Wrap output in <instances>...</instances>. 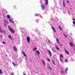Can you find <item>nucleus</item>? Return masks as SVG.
<instances>
[{"label":"nucleus","mask_w":75,"mask_h":75,"mask_svg":"<svg viewBox=\"0 0 75 75\" xmlns=\"http://www.w3.org/2000/svg\"><path fill=\"white\" fill-rule=\"evenodd\" d=\"M36 52L37 53V54H40V52L38 51V50H37L36 51Z\"/></svg>","instance_id":"nucleus-14"},{"label":"nucleus","mask_w":75,"mask_h":75,"mask_svg":"<svg viewBox=\"0 0 75 75\" xmlns=\"http://www.w3.org/2000/svg\"><path fill=\"white\" fill-rule=\"evenodd\" d=\"M27 40L28 43H30V38L29 37H27Z\"/></svg>","instance_id":"nucleus-3"},{"label":"nucleus","mask_w":75,"mask_h":75,"mask_svg":"<svg viewBox=\"0 0 75 75\" xmlns=\"http://www.w3.org/2000/svg\"><path fill=\"white\" fill-rule=\"evenodd\" d=\"M59 29L60 30H62V28L60 26H59Z\"/></svg>","instance_id":"nucleus-26"},{"label":"nucleus","mask_w":75,"mask_h":75,"mask_svg":"<svg viewBox=\"0 0 75 75\" xmlns=\"http://www.w3.org/2000/svg\"><path fill=\"white\" fill-rule=\"evenodd\" d=\"M11 75H14V74L13 73H11Z\"/></svg>","instance_id":"nucleus-45"},{"label":"nucleus","mask_w":75,"mask_h":75,"mask_svg":"<svg viewBox=\"0 0 75 75\" xmlns=\"http://www.w3.org/2000/svg\"><path fill=\"white\" fill-rule=\"evenodd\" d=\"M41 17L42 18H42V16H41Z\"/></svg>","instance_id":"nucleus-49"},{"label":"nucleus","mask_w":75,"mask_h":75,"mask_svg":"<svg viewBox=\"0 0 75 75\" xmlns=\"http://www.w3.org/2000/svg\"><path fill=\"white\" fill-rule=\"evenodd\" d=\"M73 21H75V19L74 18H73Z\"/></svg>","instance_id":"nucleus-39"},{"label":"nucleus","mask_w":75,"mask_h":75,"mask_svg":"<svg viewBox=\"0 0 75 75\" xmlns=\"http://www.w3.org/2000/svg\"><path fill=\"white\" fill-rule=\"evenodd\" d=\"M48 0H45V4L46 6L48 4Z\"/></svg>","instance_id":"nucleus-6"},{"label":"nucleus","mask_w":75,"mask_h":75,"mask_svg":"<svg viewBox=\"0 0 75 75\" xmlns=\"http://www.w3.org/2000/svg\"><path fill=\"white\" fill-rule=\"evenodd\" d=\"M8 28L9 30V31H10L11 32H12V33H13V34L14 33V30L13 29L11 28V27H10V25L8 26Z\"/></svg>","instance_id":"nucleus-1"},{"label":"nucleus","mask_w":75,"mask_h":75,"mask_svg":"<svg viewBox=\"0 0 75 75\" xmlns=\"http://www.w3.org/2000/svg\"><path fill=\"white\" fill-rule=\"evenodd\" d=\"M57 41L59 44H60L59 42V40H58V39H57Z\"/></svg>","instance_id":"nucleus-22"},{"label":"nucleus","mask_w":75,"mask_h":75,"mask_svg":"<svg viewBox=\"0 0 75 75\" xmlns=\"http://www.w3.org/2000/svg\"><path fill=\"white\" fill-rule=\"evenodd\" d=\"M22 53L23 54L24 56L25 57H27V55H26V54H25V52H23V51H22Z\"/></svg>","instance_id":"nucleus-8"},{"label":"nucleus","mask_w":75,"mask_h":75,"mask_svg":"<svg viewBox=\"0 0 75 75\" xmlns=\"http://www.w3.org/2000/svg\"><path fill=\"white\" fill-rule=\"evenodd\" d=\"M56 48L57 50H59V47H56Z\"/></svg>","instance_id":"nucleus-27"},{"label":"nucleus","mask_w":75,"mask_h":75,"mask_svg":"<svg viewBox=\"0 0 75 75\" xmlns=\"http://www.w3.org/2000/svg\"><path fill=\"white\" fill-rule=\"evenodd\" d=\"M37 23H38V22L37 21Z\"/></svg>","instance_id":"nucleus-52"},{"label":"nucleus","mask_w":75,"mask_h":75,"mask_svg":"<svg viewBox=\"0 0 75 75\" xmlns=\"http://www.w3.org/2000/svg\"><path fill=\"white\" fill-rule=\"evenodd\" d=\"M67 3H69V1H67Z\"/></svg>","instance_id":"nucleus-44"},{"label":"nucleus","mask_w":75,"mask_h":75,"mask_svg":"<svg viewBox=\"0 0 75 75\" xmlns=\"http://www.w3.org/2000/svg\"><path fill=\"white\" fill-rule=\"evenodd\" d=\"M37 31H38V30H37Z\"/></svg>","instance_id":"nucleus-51"},{"label":"nucleus","mask_w":75,"mask_h":75,"mask_svg":"<svg viewBox=\"0 0 75 75\" xmlns=\"http://www.w3.org/2000/svg\"><path fill=\"white\" fill-rule=\"evenodd\" d=\"M52 28L53 31L55 32L56 33V30H55V28L54 27H52Z\"/></svg>","instance_id":"nucleus-10"},{"label":"nucleus","mask_w":75,"mask_h":75,"mask_svg":"<svg viewBox=\"0 0 75 75\" xmlns=\"http://www.w3.org/2000/svg\"><path fill=\"white\" fill-rule=\"evenodd\" d=\"M5 56H6V57H7V55H6H6H5Z\"/></svg>","instance_id":"nucleus-47"},{"label":"nucleus","mask_w":75,"mask_h":75,"mask_svg":"<svg viewBox=\"0 0 75 75\" xmlns=\"http://www.w3.org/2000/svg\"><path fill=\"white\" fill-rule=\"evenodd\" d=\"M68 14H69V15H70V13L69 12H68Z\"/></svg>","instance_id":"nucleus-42"},{"label":"nucleus","mask_w":75,"mask_h":75,"mask_svg":"<svg viewBox=\"0 0 75 75\" xmlns=\"http://www.w3.org/2000/svg\"><path fill=\"white\" fill-rule=\"evenodd\" d=\"M52 28L53 31L55 32L56 33V30H55V28L54 27H52Z\"/></svg>","instance_id":"nucleus-9"},{"label":"nucleus","mask_w":75,"mask_h":75,"mask_svg":"<svg viewBox=\"0 0 75 75\" xmlns=\"http://www.w3.org/2000/svg\"><path fill=\"white\" fill-rule=\"evenodd\" d=\"M4 34H6V33H5V31H4Z\"/></svg>","instance_id":"nucleus-41"},{"label":"nucleus","mask_w":75,"mask_h":75,"mask_svg":"<svg viewBox=\"0 0 75 75\" xmlns=\"http://www.w3.org/2000/svg\"><path fill=\"white\" fill-rule=\"evenodd\" d=\"M37 20H38V21H39V20H38H38H36V21H37Z\"/></svg>","instance_id":"nucleus-48"},{"label":"nucleus","mask_w":75,"mask_h":75,"mask_svg":"<svg viewBox=\"0 0 75 75\" xmlns=\"http://www.w3.org/2000/svg\"><path fill=\"white\" fill-rule=\"evenodd\" d=\"M35 31H36V32H37V30H35Z\"/></svg>","instance_id":"nucleus-46"},{"label":"nucleus","mask_w":75,"mask_h":75,"mask_svg":"<svg viewBox=\"0 0 75 75\" xmlns=\"http://www.w3.org/2000/svg\"><path fill=\"white\" fill-rule=\"evenodd\" d=\"M61 73V74H62V73H64V71H60Z\"/></svg>","instance_id":"nucleus-31"},{"label":"nucleus","mask_w":75,"mask_h":75,"mask_svg":"<svg viewBox=\"0 0 75 75\" xmlns=\"http://www.w3.org/2000/svg\"><path fill=\"white\" fill-rule=\"evenodd\" d=\"M47 61H49V62H50V59H49V58H47Z\"/></svg>","instance_id":"nucleus-29"},{"label":"nucleus","mask_w":75,"mask_h":75,"mask_svg":"<svg viewBox=\"0 0 75 75\" xmlns=\"http://www.w3.org/2000/svg\"><path fill=\"white\" fill-rule=\"evenodd\" d=\"M60 57H61V58H63V55L62 54H61L60 55Z\"/></svg>","instance_id":"nucleus-24"},{"label":"nucleus","mask_w":75,"mask_h":75,"mask_svg":"<svg viewBox=\"0 0 75 75\" xmlns=\"http://www.w3.org/2000/svg\"><path fill=\"white\" fill-rule=\"evenodd\" d=\"M68 69H67V68L66 69V71H65V72L66 73H67V70Z\"/></svg>","instance_id":"nucleus-32"},{"label":"nucleus","mask_w":75,"mask_h":75,"mask_svg":"<svg viewBox=\"0 0 75 75\" xmlns=\"http://www.w3.org/2000/svg\"><path fill=\"white\" fill-rule=\"evenodd\" d=\"M48 41L49 43H50V40H49Z\"/></svg>","instance_id":"nucleus-40"},{"label":"nucleus","mask_w":75,"mask_h":75,"mask_svg":"<svg viewBox=\"0 0 75 75\" xmlns=\"http://www.w3.org/2000/svg\"><path fill=\"white\" fill-rule=\"evenodd\" d=\"M48 52H49V54L50 55V57H52V53H51V51H50L49 50L48 51Z\"/></svg>","instance_id":"nucleus-11"},{"label":"nucleus","mask_w":75,"mask_h":75,"mask_svg":"<svg viewBox=\"0 0 75 75\" xmlns=\"http://www.w3.org/2000/svg\"><path fill=\"white\" fill-rule=\"evenodd\" d=\"M64 50L65 51V52H66L67 54V55H69V53L65 49H64Z\"/></svg>","instance_id":"nucleus-4"},{"label":"nucleus","mask_w":75,"mask_h":75,"mask_svg":"<svg viewBox=\"0 0 75 75\" xmlns=\"http://www.w3.org/2000/svg\"><path fill=\"white\" fill-rule=\"evenodd\" d=\"M42 61L43 63V64L44 66H45V61H44V59H43L42 60Z\"/></svg>","instance_id":"nucleus-12"},{"label":"nucleus","mask_w":75,"mask_h":75,"mask_svg":"<svg viewBox=\"0 0 75 75\" xmlns=\"http://www.w3.org/2000/svg\"><path fill=\"white\" fill-rule=\"evenodd\" d=\"M48 68H50V70H51V71H52V69H51V67H47Z\"/></svg>","instance_id":"nucleus-28"},{"label":"nucleus","mask_w":75,"mask_h":75,"mask_svg":"<svg viewBox=\"0 0 75 75\" xmlns=\"http://www.w3.org/2000/svg\"><path fill=\"white\" fill-rule=\"evenodd\" d=\"M23 74L24 75H25V73H23Z\"/></svg>","instance_id":"nucleus-43"},{"label":"nucleus","mask_w":75,"mask_h":75,"mask_svg":"<svg viewBox=\"0 0 75 75\" xmlns=\"http://www.w3.org/2000/svg\"><path fill=\"white\" fill-rule=\"evenodd\" d=\"M65 1H63V6L65 7Z\"/></svg>","instance_id":"nucleus-15"},{"label":"nucleus","mask_w":75,"mask_h":75,"mask_svg":"<svg viewBox=\"0 0 75 75\" xmlns=\"http://www.w3.org/2000/svg\"><path fill=\"white\" fill-rule=\"evenodd\" d=\"M42 10H44V9H45V6L44 5H42Z\"/></svg>","instance_id":"nucleus-5"},{"label":"nucleus","mask_w":75,"mask_h":75,"mask_svg":"<svg viewBox=\"0 0 75 75\" xmlns=\"http://www.w3.org/2000/svg\"><path fill=\"white\" fill-rule=\"evenodd\" d=\"M12 64L13 66H14V67L16 66V64H15V63L13 62L12 63Z\"/></svg>","instance_id":"nucleus-19"},{"label":"nucleus","mask_w":75,"mask_h":75,"mask_svg":"<svg viewBox=\"0 0 75 75\" xmlns=\"http://www.w3.org/2000/svg\"><path fill=\"white\" fill-rule=\"evenodd\" d=\"M60 60L61 62H62V60L61 59V58H60Z\"/></svg>","instance_id":"nucleus-34"},{"label":"nucleus","mask_w":75,"mask_h":75,"mask_svg":"<svg viewBox=\"0 0 75 75\" xmlns=\"http://www.w3.org/2000/svg\"><path fill=\"white\" fill-rule=\"evenodd\" d=\"M1 38H3V36L2 35H1Z\"/></svg>","instance_id":"nucleus-38"},{"label":"nucleus","mask_w":75,"mask_h":75,"mask_svg":"<svg viewBox=\"0 0 75 75\" xmlns=\"http://www.w3.org/2000/svg\"><path fill=\"white\" fill-rule=\"evenodd\" d=\"M69 44L71 47H74V44H73V43L72 42H70L69 43Z\"/></svg>","instance_id":"nucleus-7"},{"label":"nucleus","mask_w":75,"mask_h":75,"mask_svg":"<svg viewBox=\"0 0 75 75\" xmlns=\"http://www.w3.org/2000/svg\"><path fill=\"white\" fill-rule=\"evenodd\" d=\"M13 49L15 51H17V48H16V47H14L13 48Z\"/></svg>","instance_id":"nucleus-16"},{"label":"nucleus","mask_w":75,"mask_h":75,"mask_svg":"<svg viewBox=\"0 0 75 75\" xmlns=\"http://www.w3.org/2000/svg\"><path fill=\"white\" fill-rule=\"evenodd\" d=\"M52 61H53V64L54 65H55V62H54V60H53Z\"/></svg>","instance_id":"nucleus-25"},{"label":"nucleus","mask_w":75,"mask_h":75,"mask_svg":"<svg viewBox=\"0 0 75 75\" xmlns=\"http://www.w3.org/2000/svg\"><path fill=\"white\" fill-rule=\"evenodd\" d=\"M2 43H3L4 44H6V43L4 42H2Z\"/></svg>","instance_id":"nucleus-37"},{"label":"nucleus","mask_w":75,"mask_h":75,"mask_svg":"<svg viewBox=\"0 0 75 75\" xmlns=\"http://www.w3.org/2000/svg\"><path fill=\"white\" fill-rule=\"evenodd\" d=\"M35 16H38V14H35Z\"/></svg>","instance_id":"nucleus-35"},{"label":"nucleus","mask_w":75,"mask_h":75,"mask_svg":"<svg viewBox=\"0 0 75 75\" xmlns=\"http://www.w3.org/2000/svg\"><path fill=\"white\" fill-rule=\"evenodd\" d=\"M52 51H53V52H54V53H56V51H55V50H54V49H52Z\"/></svg>","instance_id":"nucleus-21"},{"label":"nucleus","mask_w":75,"mask_h":75,"mask_svg":"<svg viewBox=\"0 0 75 75\" xmlns=\"http://www.w3.org/2000/svg\"><path fill=\"white\" fill-rule=\"evenodd\" d=\"M0 74H3V72H2V71H1V69H0Z\"/></svg>","instance_id":"nucleus-23"},{"label":"nucleus","mask_w":75,"mask_h":75,"mask_svg":"<svg viewBox=\"0 0 75 75\" xmlns=\"http://www.w3.org/2000/svg\"><path fill=\"white\" fill-rule=\"evenodd\" d=\"M15 47L14 46V47Z\"/></svg>","instance_id":"nucleus-53"},{"label":"nucleus","mask_w":75,"mask_h":75,"mask_svg":"<svg viewBox=\"0 0 75 75\" xmlns=\"http://www.w3.org/2000/svg\"><path fill=\"white\" fill-rule=\"evenodd\" d=\"M8 37L10 39H11V35H9L8 36Z\"/></svg>","instance_id":"nucleus-18"},{"label":"nucleus","mask_w":75,"mask_h":75,"mask_svg":"<svg viewBox=\"0 0 75 75\" xmlns=\"http://www.w3.org/2000/svg\"><path fill=\"white\" fill-rule=\"evenodd\" d=\"M7 17L8 18H10V16L8 15H7Z\"/></svg>","instance_id":"nucleus-20"},{"label":"nucleus","mask_w":75,"mask_h":75,"mask_svg":"<svg viewBox=\"0 0 75 75\" xmlns=\"http://www.w3.org/2000/svg\"><path fill=\"white\" fill-rule=\"evenodd\" d=\"M60 45H61V46H62V44H60Z\"/></svg>","instance_id":"nucleus-50"},{"label":"nucleus","mask_w":75,"mask_h":75,"mask_svg":"<svg viewBox=\"0 0 75 75\" xmlns=\"http://www.w3.org/2000/svg\"><path fill=\"white\" fill-rule=\"evenodd\" d=\"M64 35L65 36V38H67V35H65V34H64Z\"/></svg>","instance_id":"nucleus-33"},{"label":"nucleus","mask_w":75,"mask_h":75,"mask_svg":"<svg viewBox=\"0 0 75 75\" xmlns=\"http://www.w3.org/2000/svg\"><path fill=\"white\" fill-rule=\"evenodd\" d=\"M9 21L11 22V23H14V22L13 21H12L11 19H9Z\"/></svg>","instance_id":"nucleus-13"},{"label":"nucleus","mask_w":75,"mask_h":75,"mask_svg":"<svg viewBox=\"0 0 75 75\" xmlns=\"http://www.w3.org/2000/svg\"><path fill=\"white\" fill-rule=\"evenodd\" d=\"M37 50V48H34V51H35V50Z\"/></svg>","instance_id":"nucleus-36"},{"label":"nucleus","mask_w":75,"mask_h":75,"mask_svg":"<svg viewBox=\"0 0 75 75\" xmlns=\"http://www.w3.org/2000/svg\"><path fill=\"white\" fill-rule=\"evenodd\" d=\"M4 24L5 26H6V24H8V22H7V21L6 20H4Z\"/></svg>","instance_id":"nucleus-2"},{"label":"nucleus","mask_w":75,"mask_h":75,"mask_svg":"<svg viewBox=\"0 0 75 75\" xmlns=\"http://www.w3.org/2000/svg\"><path fill=\"white\" fill-rule=\"evenodd\" d=\"M0 32L1 33H3V30H1V26H0Z\"/></svg>","instance_id":"nucleus-17"},{"label":"nucleus","mask_w":75,"mask_h":75,"mask_svg":"<svg viewBox=\"0 0 75 75\" xmlns=\"http://www.w3.org/2000/svg\"><path fill=\"white\" fill-rule=\"evenodd\" d=\"M65 62H68V60L67 59H66L65 60Z\"/></svg>","instance_id":"nucleus-30"}]
</instances>
